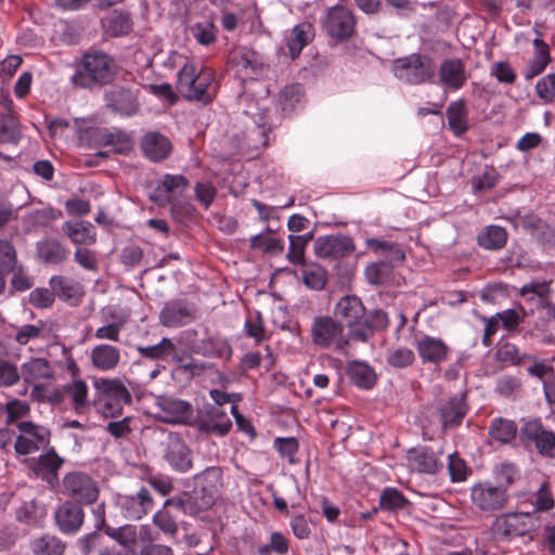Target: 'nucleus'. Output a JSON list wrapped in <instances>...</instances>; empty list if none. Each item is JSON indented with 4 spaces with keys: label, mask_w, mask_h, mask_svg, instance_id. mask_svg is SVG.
<instances>
[{
    "label": "nucleus",
    "mask_w": 555,
    "mask_h": 555,
    "mask_svg": "<svg viewBox=\"0 0 555 555\" xmlns=\"http://www.w3.org/2000/svg\"><path fill=\"white\" fill-rule=\"evenodd\" d=\"M189 186V180L182 175L166 173L155 183L150 199L158 206H166L176 201Z\"/></svg>",
    "instance_id": "obj_12"
},
{
    "label": "nucleus",
    "mask_w": 555,
    "mask_h": 555,
    "mask_svg": "<svg viewBox=\"0 0 555 555\" xmlns=\"http://www.w3.org/2000/svg\"><path fill=\"white\" fill-rule=\"evenodd\" d=\"M495 314L501 322V326L507 332L515 331L525 318L522 309H505Z\"/></svg>",
    "instance_id": "obj_58"
},
{
    "label": "nucleus",
    "mask_w": 555,
    "mask_h": 555,
    "mask_svg": "<svg viewBox=\"0 0 555 555\" xmlns=\"http://www.w3.org/2000/svg\"><path fill=\"white\" fill-rule=\"evenodd\" d=\"M116 505L127 519L139 520L153 507V499L150 491L141 488L137 494H118Z\"/></svg>",
    "instance_id": "obj_13"
},
{
    "label": "nucleus",
    "mask_w": 555,
    "mask_h": 555,
    "mask_svg": "<svg viewBox=\"0 0 555 555\" xmlns=\"http://www.w3.org/2000/svg\"><path fill=\"white\" fill-rule=\"evenodd\" d=\"M280 105L285 114H291L304 107V90L299 83L286 86L280 93Z\"/></svg>",
    "instance_id": "obj_35"
},
{
    "label": "nucleus",
    "mask_w": 555,
    "mask_h": 555,
    "mask_svg": "<svg viewBox=\"0 0 555 555\" xmlns=\"http://www.w3.org/2000/svg\"><path fill=\"white\" fill-rule=\"evenodd\" d=\"M157 417L169 424L190 425L195 415L192 404L170 396H157L155 399Z\"/></svg>",
    "instance_id": "obj_9"
},
{
    "label": "nucleus",
    "mask_w": 555,
    "mask_h": 555,
    "mask_svg": "<svg viewBox=\"0 0 555 555\" xmlns=\"http://www.w3.org/2000/svg\"><path fill=\"white\" fill-rule=\"evenodd\" d=\"M405 499L395 488H386L383 490L379 498V507L382 509L395 511L404 506Z\"/></svg>",
    "instance_id": "obj_55"
},
{
    "label": "nucleus",
    "mask_w": 555,
    "mask_h": 555,
    "mask_svg": "<svg viewBox=\"0 0 555 555\" xmlns=\"http://www.w3.org/2000/svg\"><path fill=\"white\" fill-rule=\"evenodd\" d=\"M335 317L346 324L350 335L360 341H365L372 335V327L365 317V309L362 301L347 295L335 306Z\"/></svg>",
    "instance_id": "obj_3"
},
{
    "label": "nucleus",
    "mask_w": 555,
    "mask_h": 555,
    "mask_svg": "<svg viewBox=\"0 0 555 555\" xmlns=\"http://www.w3.org/2000/svg\"><path fill=\"white\" fill-rule=\"evenodd\" d=\"M52 291L48 288H35L29 294V301L37 308H48L54 301L55 292L60 297H69V281L61 275H53L49 282Z\"/></svg>",
    "instance_id": "obj_19"
},
{
    "label": "nucleus",
    "mask_w": 555,
    "mask_h": 555,
    "mask_svg": "<svg viewBox=\"0 0 555 555\" xmlns=\"http://www.w3.org/2000/svg\"><path fill=\"white\" fill-rule=\"evenodd\" d=\"M140 145L144 156L154 163L166 159L172 151L170 140L157 131L146 132Z\"/></svg>",
    "instance_id": "obj_21"
},
{
    "label": "nucleus",
    "mask_w": 555,
    "mask_h": 555,
    "mask_svg": "<svg viewBox=\"0 0 555 555\" xmlns=\"http://www.w3.org/2000/svg\"><path fill=\"white\" fill-rule=\"evenodd\" d=\"M138 351L144 358L164 360L176 352V347L171 339L164 337L156 345L139 347Z\"/></svg>",
    "instance_id": "obj_48"
},
{
    "label": "nucleus",
    "mask_w": 555,
    "mask_h": 555,
    "mask_svg": "<svg viewBox=\"0 0 555 555\" xmlns=\"http://www.w3.org/2000/svg\"><path fill=\"white\" fill-rule=\"evenodd\" d=\"M289 247L287 253V258L289 262L294 264H299L304 261L305 257V246L306 238L302 235H293L288 236Z\"/></svg>",
    "instance_id": "obj_61"
},
{
    "label": "nucleus",
    "mask_w": 555,
    "mask_h": 555,
    "mask_svg": "<svg viewBox=\"0 0 555 555\" xmlns=\"http://www.w3.org/2000/svg\"><path fill=\"white\" fill-rule=\"evenodd\" d=\"M465 398L464 392L455 395L440 408V417L444 427H456L463 422L467 413Z\"/></svg>",
    "instance_id": "obj_25"
},
{
    "label": "nucleus",
    "mask_w": 555,
    "mask_h": 555,
    "mask_svg": "<svg viewBox=\"0 0 555 555\" xmlns=\"http://www.w3.org/2000/svg\"><path fill=\"white\" fill-rule=\"evenodd\" d=\"M63 493L79 504H92L98 500L100 490L95 480L80 472H72L63 478Z\"/></svg>",
    "instance_id": "obj_8"
},
{
    "label": "nucleus",
    "mask_w": 555,
    "mask_h": 555,
    "mask_svg": "<svg viewBox=\"0 0 555 555\" xmlns=\"http://www.w3.org/2000/svg\"><path fill=\"white\" fill-rule=\"evenodd\" d=\"M438 79L447 91L460 89L467 79L465 72H437Z\"/></svg>",
    "instance_id": "obj_60"
},
{
    "label": "nucleus",
    "mask_w": 555,
    "mask_h": 555,
    "mask_svg": "<svg viewBox=\"0 0 555 555\" xmlns=\"http://www.w3.org/2000/svg\"><path fill=\"white\" fill-rule=\"evenodd\" d=\"M535 90L545 102L555 101V72L540 79L535 85Z\"/></svg>",
    "instance_id": "obj_64"
},
{
    "label": "nucleus",
    "mask_w": 555,
    "mask_h": 555,
    "mask_svg": "<svg viewBox=\"0 0 555 555\" xmlns=\"http://www.w3.org/2000/svg\"><path fill=\"white\" fill-rule=\"evenodd\" d=\"M229 64L234 69H247L248 67L255 68V52L246 48H236L229 54Z\"/></svg>",
    "instance_id": "obj_50"
},
{
    "label": "nucleus",
    "mask_w": 555,
    "mask_h": 555,
    "mask_svg": "<svg viewBox=\"0 0 555 555\" xmlns=\"http://www.w3.org/2000/svg\"><path fill=\"white\" fill-rule=\"evenodd\" d=\"M22 377L18 366L5 359H0V386L11 387Z\"/></svg>",
    "instance_id": "obj_56"
},
{
    "label": "nucleus",
    "mask_w": 555,
    "mask_h": 555,
    "mask_svg": "<svg viewBox=\"0 0 555 555\" xmlns=\"http://www.w3.org/2000/svg\"><path fill=\"white\" fill-rule=\"evenodd\" d=\"M302 280L307 287L320 291L326 285V272L320 266H310L302 270Z\"/></svg>",
    "instance_id": "obj_53"
},
{
    "label": "nucleus",
    "mask_w": 555,
    "mask_h": 555,
    "mask_svg": "<svg viewBox=\"0 0 555 555\" xmlns=\"http://www.w3.org/2000/svg\"><path fill=\"white\" fill-rule=\"evenodd\" d=\"M274 447L280 455L288 461V463H295V456L298 451V442L295 438H276L274 440Z\"/></svg>",
    "instance_id": "obj_63"
},
{
    "label": "nucleus",
    "mask_w": 555,
    "mask_h": 555,
    "mask_svg": "<svg viewBox=\"0 0 555 555\" xmlns=\"http://www.w3.org/2000/svg\"><path fill=\"white\" fill-rule=\"evenodd\" d=\"M353 27L354 18L348 9L335 7L328 11L325 28L332 38L344 40L351 36Z\"/></svg>",
    "instance_id": "obj_16"
},
{
    "label": "nucleus",
    "mask_w": 555,
    "mask_h": 555,
    "mask_svg": "<svg viewBox=\"0 0 555 555\" xmlns=\"http://www.w3.org/2000/svg\"><path fill=\"white\" fill-rule=\"evenodd\" d=\"M107 106L121 116H132L139 111L137 95L128 90L120 89L106 95Z\"/></svg>",
    "instance_id": "obj_26"
},
{
    "label": "nucleus",
    "mask_w": 555,
    "mask_h": 555,
    "mask_svg": "<svg viewBox=\"0 0 555 555\" xmlns=\"http://www.w3.org/2000/svg\"><path fill=\"white\" fill-rule=\"evenodd\" d=\"M36 256L44 264H60L67 259L68 250L59 240L47 237L36 243Z\"/></svg>",
    "instance_id": "obj_23"
},
{
    "label": "nucleus",
    "mask_w": 555,
    "mask_h": 555,
    "mask_svg": "<svg viewBox=\"0 0 555 555\" xmlns=\"http://www.w3.org/2000/svg\"><path fill=\"white\" fill-rule=\"evenodd\" d=\"M347 373L351 382L363 389L372 388L376 380L374 370L361 361L350 362L347 366Z\"/></svg>",
    "instance_id": "obj_33"
},
{
    "label": "nucleus",
    "mask_w": 555,
    "mask_h": 555,
    "mask_svg": "<svg viewBox=\"0 0 555 555\" xmlns=\"http://www.w3.org/2000/svg\"><path fill=\"white\" fill-rule=\"evenodd\" d=\"M197 353L204 357L223 358L231 356V347L225 338L218 335H208L195 346Z\"/></svg>",
    "instance_id": "obj_31"
},
{
    "label": "nucleus",
    "mask_w": 555,
    "mask_h": 555,
    "mask_svg": "<svg viewBox=\"0 0 555 555\" xmlns=\"http://www.w3.org/2000/svg\"><path fill=\"white\" fill-rule=\"evenodd\" d=\"M222 472L219 467L210 466L202 473L194 476L196 487H201L203 492L212 494L217 492L221 485Z\"/></svg>",
    "instance_id": "obj_42"
},
{
    "label": "nucleus",
    "mask_w": 555,
    "mask_h": 555,
    "mask_svg": "<svg viewBox=\"0 0 555 555\" xmlns=\"http://www.w3.org/2000/svg\"><path fill=\"white\" fill-rule=\"evenodd\" d=\"M387 363L396 369H404L413 364L415 354L412 349L397 346L388 349L386 354Z\"/></svg>",
    "instance_id": "obj_47"
},
{
    "label": "nucleus",
    "mask_w": 555,
    "mask_h": 555,
    "mask_svg": "<svg viewBox=\"0 0 555 555\" xmlns=\"http://www.w3.org/2000/svg\"><path fill=\"white\" fill-rule=\"evenodd\" d=\"M218 89L214 72H179L178 90L189 100L211 101Z\"/></svg>",
    "instance_id": "obj_4"
},
{
    "label": "nucleus",
    "mask_w": 555,
    "mask_h": 555,
    "mask_svg": "<svg viewBox=\"0 0 555 555\" xmlns=\"http://www.w3.org/2000/svg\"><path fill=\"white\" fill-rule=\"evenodd\" d=\"M165 459L179 473H186L192 467L191 451L185 442L175 434L168 436Z\"/></svg>",
    "instance_id": "obj_18"
},
{
    "label": "nucleus",
    "mask_w": 555,
    "mask_h": 555,
    "mask_svg": "<svg viewBox=\"0 0 555 555\" xmlns=\"http://www.w3.org/2000/svg\"><path fill=\"white\" fill-rule=\"evenodd\" d=\"M18 436L14 449L20 455H27L46 448L50 442V431L44 426L33 422H21L17 424Z\"/></svg>",
    "instance_id": "obj_10"
},
{
    "label": "nucleus",
    "mask_w": 555,
    "mask_h": 555,
    "mask_svg": "<svg viewBox=\"0 0 555 555\" xmlns=\"http://www.w3.org/2000/svg\"><path fill=\"white\" fill-rule=\"evenodd\" d=\"M105 533L117 541L121 546L133 551L137 545V528L132 525H124L119 528L105 527Z\"/></svg>",
    "instance_id": "obj_44"
},
{
    "label": "nucleus",
    "mask_w": 555,
    "mask_h": 555,
    "mask_svg": "<svg viewBox=\"0 0 555 555\" xmlns=\"http://www.w3.org/2000/svg\"><path fill=\"white\" fill-rule=\"evenodd\" d=\"M83 69H109L113 59L103 51L91 49L81 59Z\"/></svg>",
    "instance_id": "obj_49"
},
{
    "label": "nucleus",
    "mask_w": 555,
    "mask_h": 555,
    "mask_svg": "<svg viewBox=\"0 0 555 555\" xmlns=\"http://www.w3.org/2000/svg\"><path fill=\"white\" fill-rule=\"evenodd\" d=\"M516 434L517 425L514 421L496 417L490 423L489 436L501 443H509Z\"/></svg>",
    "instance_id": "obj_37"
},
{
    "label": "nucleus",
    "mask_w": 555,
    "mask_h": 555,
    "mask_svg": "<svg viewBox=\"0 0 555 555\" xmlns=\"http://www.w3.org/2000/svg\"><path fill=\"white\" fill-rule=\"evenodd\" d=\"M470 499L477 509L493 513L504 508L508 501V493L506 487L482 481L472 487Z\"/></svg>",
    "instance_id": "obj_7"
},
{
    "label": "nucleus",
    "mask_w": 555,
    "mask_h": 555,
    "mask_svg": "<svg viewBox=\"0 0 555 555\" xmlns=\"http://www.w3.org/2000/svg\"><path fill=\"white\" fill-rule=\"evenodd\" d=\"M23 380L30 385V396L34 400L57 402L59 393L47 395V388L55 382L56 371L46 358L31 357L21 365Z\"/></svg>",
    "instance_id": "obj_1"
},
{
    "label": "nucleus",
    "mask_w": 555,
    "mask_h": 555,
    "mask_svg": "<svg viewBox=\"0 0 555 555\" xmlns=\"http://www.w3.org/2000/svg\"><path fill=\"white\" fill-rule=\"evenodd\" d=\"M116 72H75L72 81L82 88L94 89L114 79Z\"/></svg>",
    "instance_id": "obj_36"
},
{
    "label": "nucleus",
    "mask_w": 555,
    "mask_h": 555,
    "mask_svg": "<svg viewBox=\"0 0 555 555\" xmlns=\"http://www.w3.org/2000/svg\"><path fill=\"white\" fill-rule=\"evenodd\" d=\"M448 470L453 482H461L466 479V464L456 453L448 455Z\"/></svg>",
    "instance_id": "obj_62"
},
{
    "label": "nucleus",
    "mask_w": 555,
    "mask_h": 555,
    "mask_svg": "<svg viewBox=\"0 0 555 555\" xmlns=\"http://www.w3.org/2000/svg\"><path fill=\"white\" fill-rule=\"evenodd\" d=\"M253 248L261 249L264 253L279 254L283 250V242L274 236H264L263 234L254 235L250 238Z\"/></svg>",
    "instance_id": "obj_54"
},
{
    "label": "nucleus",
    "mask_w": 555,
    "mask_h": 555,
    "mask_svg": "<svg viewBox=\"0 0 555 555\" xmlns=\"http://www.w3.org/2000/svg\"><path fill=\"white\" fill-rule=\"evenodd\" d=\"M216 26L212 23H196L190 27V34L202 46H210L216 42Z\"/></svg>",
    "instance_id": "obj_51"
},
{
    "label": "nucleus",
    "mask_w": 555,
    "mask_h": 555,
    "mask_svg": "<svg viewBox=\"0 0 555 555\" xmlns=\"http://www.w3.org/2000/svg\"><path fill=\"white\" fill-rule=\"evenodd\" d=\"M232 427V421L225 411L219 406H211L208 411L207 420L199 424V429L208 434L224 436Z\"/></svg>",
    "instance_id": "obj_30"
},
{
    "label": "nucleus",
    "mask_w": 555,
    "mask_h": 555,
    "mask_svg": "<svg viewBox=\"0 0 555 555\" xmlns=\"http://www.w3.org/2000/svg\"><path fill=\"white\" fill-rule=\"evenodd\" d=\"M448 124L456 135L463 134L467 128L466 109L463 103H452L447 109Z\"/></svg>",
    "instance_id": "obj_45"
},
{
    "label": "nucleus",
    "mask_w": 555,
    "mask_h": 555,
    "mask_svg": "<svg viewBox=\"0 0 555 555\" xmlns=\"http://www.w3.org/2000/svg\"><path fill=\"white\" fill-rule=\"evenodd\" d=\"M91 363L100 371L114 370L120 360V351L117 347L101 344L91 350Z\"/></svg>",
    "instance_id": "obj_28"
},
{
    "label": "nucleus",
    "mask_w": 555,
    "mask_h": 555,
    "mask_svg": "<svg viewBox=\"0 0 555 555\" xmlns=\"http://www.w3.org/2000/svg\"><path fill=\"white\" fill-rule=\"evenodd\" d=\"M534 526L535 517L533 513L517 512L496 517L491 529L496 539L509 541L530 532Z\"/></svg>",
    "instance_id": "obj_6"
},
{
    "label": "nucleus",
    "mask_w": 555,
    "mask_h": 555,
    "mask_svg": "<svg viewBox=\"0 0 555 555\" xmlns=\"http://www.w3.org/2000/svg\"><path fill=\"white\" fill-rule=\"evenodd\" d=\"M46 516V508L36 501L24 502L16 511V519L28 526H40Z\"/></svg>",
    "instance_id": "obj_40"
},
{
    "label": "nucleus",
    "mask_w": 555,
    "mask_h": 555,
    "mask_svg": "<svg viewBox=\"0 0 555 555\" xmlns=\"http://www.w3.org/2000/svg\"><path fill=\"white\" fill-rule=\"evenodd\" d=\"M440 455L441 451L436 452L430 448L420 447L409 450L408 460L417 472L434 475L443 467Z\"/></svg>",
    "instance_id": "obj_20"
},
{
    "label": "nucleus",
    "mask_w": 555,
    "mask_h": 555,
    "mask_svg": "<svg viewBox=\"0 0 555 555\" xmlns=\"http://www.w3.org/2000/svg\"><path fill=\"white\" fill-rule=\"evenodd\" d=\"M54 519L63 533H75L83 524L85 513L79 505L67 501L57 507Z\"/></svg>",
    "instance_id": "obj_22"
},
{
    "label": "nucleus",
    "mask_w": 555,
    "mask_h": 555,
    "mask_svg": "<svg viewBox=\"0 0 555 555\" xmlns=\"http://www.w3.org/2000/svg\"><path fill=\"white\" fill-rule=\"evenodd\" d=\"M520 438L527 446L533 444L540 455L555 457V433L546 429L540 420L526 422L520 429Z\"/></svg>",
    "instance_id": "obj_11"
},
{
    "label": "nucleus",
    "mask_w": 555,
    "mask_h": 555,
    "mask_svg": "<svg viewBox=\"0 0 555 555\" xmlns=\"http://www.w3.org/2000/svg\"><path fill=\"white\" fill-rule=\"evenodd\" d=\"M63 462V459L53 449H50L38 457L31 459L28 466L36 476L46 480L50 486H54L59 481L57 473Z\"/></svg>",
    "instance_id": "obj_17"
},
{
    "label": "nucleus",
    "mask_w": 555,
    "mask_h": 555,
    "mask_svg": "<svg viewBox=\"0 0 555 555\" xmlns=\"http://www.w3.org/2000/svg\"><path fill=\"white\" fill-rule=\"evenodd\" d=\"M477 241L479 246L486 249H501L506 244L507 232L503 227L491 224L480 231Z\"/></svg>",
    "instance_id": "obj_34"
},
{
    "label": "nucleus",
    "mask_w": 555,
    "mask_h": 555,
    "mask_svg": "<svg viewBox=\"0 0 555 555\" xmlns=\"http://www.w3.org/2000/svg\"><path fill=\"white\" fill-rule=\"evenodd\" d=\"M96 391V406L104 417H118L125 405L132 402L126 385L117 378H98L93 382Z\"/></svg>",
    "instance_id": "obj_2"
},
{
    "label": "nucleus",
    "mask_w": 555,
    "mask_h": 555,
    "mask_svg": "<svg viewBox=\"0 0 555 555\" xmlns=\"http://www.w3.org/2000/svg\"><path fill=\"white\" fill-rule=\"evenodd\" d=\"M413 345L424 363L439 364L449 353V347L441 338L426 334L415 336Z\"/></svg>",
    "instance_id": "obj_15"
},
{
    "label": "nucleus",
    "mask_w": 555,
    "mask_h": 555,
    "mask_svg": "<svg viewBox=\"0 0 555 555\" xmlns=\"http://www.w3.org/2000/svg\"><path fill=\"white\" fill-rule=\"evenodd\" d=\"M46 336V324L39 320L34 324H23L16 327L14 341L18 346H26L31 341H36L44 338Z\"/></svg>",
    "instance_id": "obj_39"
},
{
    "label": "nucleus",
    "mask_w": 555,
    "mask_h": 555,
    "mask_svg": "<svg viewBox=\"0 0 555 555\" xmlns=\"http://www.w3.org/2000/svg\"><path fill=\"white\" fill-rule=\"evenodd\" d=\"M314 253L323 259H340L354 250L351 237L346 235L319 236L313 245Z\"/></svg>",
    "instance_id": "obj_14"
},
{
    "label": "nucleus",
    "mask_w": 555,
    "mask_h": 555,
    "mask_svg": "<svg viewBox=\"0 0 555 555\" xmlns=\"http://www.w3.org/2000/svg\"><path fill=\"white\" fill-rule=\"evenodd\" d=\"M64 390L69 396L76 412H81L89 405L88 385L83 380H74L66 385Z\"/></svg>",
    "instance_id": "obj_46"
},
{
    "label": "nucleus",
    "mask_w": 555,
    "mask_h": 555,
    "mask_svg": "<svg viewBox=\"0 0 555 555\" xmlns=\"http://www.w3.org/2000/svg\"><path fill=\"white\" fill-rule=\"evenodd\" d=\"M310 334L312 343L322 349L343 351L348 345L340 322L327 315L313 319Z\"/></svg>",
    "instance_id": "obj_5"
},
{
    "label": "nucleus",
    "mask_w": 555,
    "mask_h": 555,
    "mask_svg": "<svg viewBox=\"0 0 555 555\" xmlns=\"http://www.w3.org/2000/svg\"><path fill=\"white\" fill-rule=\"evenodd\" d=\"M63 230L76 245H91L96 240L95 228L88 221H66L63 224Z\"/></svg>",
    "instance_id": "obj_27"
},
{
    "label": "nucleus",
    "mask_w": 555,
    "mask_h": 555,
    "mask_svg": "<svg viewBox=\"0 0 555 555\" xmlns=\"http://www.w3.org/2000/svg\"><path fill=\"white\" fill-rule=\"evenodd\" d=\"M288 548L287 538L283 533L274 531L270 534L269 543L258 547V553L259 555H271L272 553L284 555Z\"/></svg>",
    "instance_id": "obj_52"
},
{
    "label": "nucleus",
    "mask_w": 555,
    "mask_h": 555,
    "mask_svg": "<svg viewBox=\"0 0 555 555\" xmlns=\"http://www.w3.org/2000/svg\"><path fill=\"white\" fill-rule=\"evenodd\" d=\"M102 26L105 34L112 37H120L132 29V20L127 12L113 11L102 20Z\"/></svg>",
    "instance_id": "obj_32"
},
{
    "label": "nucleus",
    "mask_w": 555,
    "mask_h": 555,
    "mask_svg": "<svg viewBox=\"0 0 555 555\" xmlns=\"http://www.w3.org/2000/svg\"><path fill=\"white\" fill-rule=\"evenodd\" d=\"M314 38V29L310 23H300L296 25L288 34L287 48L292 59L299 55L301 50Z\"/></svg>",
    "instance_id": "obj_29"
},
{
    "label": "nucleus",
    "mask_w": 555,
    "mask_h": 555,
    "mask_svg": "<svg viewBox=\"0 0 555 555\" xmlns=\"http://www.w3.org/2000/svg\"><path fill=\"white\" fill-rule=\"evenodd\" d=\"M30 547L35 555H62L65 544L54 535L44 534L34 539Z\"/></svg>",
    "instance_id": "obj_41"
},
{
    "label": "nucleus",
    "mask_w": 555,
    "mask_h": 555,
    "mask_svg": "<svg viewBox=\"0 0 555 555\" xmlns=\"http://www.w3.org/2000/svg\"><path fill=\"white\" fill-rule=\"evenodd\" d=\"M22 138L20 124L13 114L0 115V142L17 144Z\"/></svg>",
    "instance_id": "obj_43"
},
{
    "label": "nucleus",
    "mask_w": 555,
    "mask_h": 555,
    "mask_svg": "<svg viewBox=\"0 0 555 555\" xmlns=\"http://www.w3.org/2000/svg\"><path fill=\"white\" fill-rule=\"evenodd\" d=\"M554 496L548 483L543 482L534 494L532 505L535 512H547L554 507Z\"/></svg>",
    "instance_id": "obj_57"
},
{
    "label": "nucleus",
    "mask_w": 555,
    "mask_h": 555,
    "mask_svg": "<svg viewBox=\"0 0 555 555\" xmlns=\"http://www.w3.org/2000/svg\"><path fill=\"white\" fill-rule=\"evenodd\" d=\"M144 89L169 105H172L177 102V94L173 91L171 85L168 82L145 85Z\"/></svg>",
    "instance_id": "obj_59"
},
{
    "label": "nucleus",
    "mask_w": 555,
    "mask_h": 555,
    "mask_svg": "<svg viewBox=\"0 0 555 555\" xmlns=\"http://www.w3.org/2000/svg\"><path fill=\"white\" fill-rule=\"evenodd\" d=\"M193 318L190 307L180 301L167 302L160 311V323L167 327H179L189 323Z\"/></svg>",
    "instance_id": "obj_24"
},
{
    "label": "nucleus",
    "mask_w": 555,
    "mask_h": 555,
    "mask_svg": "<svg viewBox=\"0 0 555 555\" xmlns=\"http://www.w3.org/2000/svg\"><path fill=\"white\" fill-rule=\"evenodd\" d=\"M55 219V211L52 208H40L29 210L23 218V227L26 233L47 227Z\"/></svg>",
    "instance_id": "obj_38"
}]
</instances>
